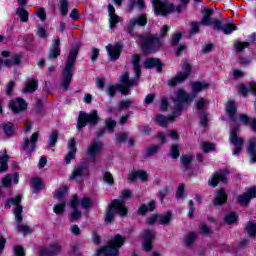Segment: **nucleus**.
Wrapping results in <instances>:
<instances>
[{"label": "nucleus", "mask_w": 256, "mask_h": 256, "mask_svg": "<svg viewBox=\"0 0 256 256\" xmlns=\"http://www.w3.org/2000/svg\"><path fill=\"white\" fill-rule=\"evenodd\" d=\"M117 213L120 217H126L127 215V207L125 206V203L121 200H113L111 204L107 207L105 222L111 223V221H113V217H115Z\"/></svg>", "instance_id": "obj_7"}, {"label": "nucleus", "mask_w": 256, "mask_h": 256, "mask_svg": "<svg viewBox=\"0 0 256 256\" xmlns=\"http://www.w3.org/2000/svg\"><path fill=\"white\" fill-rule=\"evenodd\" d=\"M147 25V16L140 15L136 18L130 19V21L127 23V32L133 33L135 27H143Z\"/></svg>", "instance_id": "obj_15"}, {"label": "nucleus", "mask_w": 256, "mask_h": 256, "mask_svg": "<svg viewBox=\"0 0 256 256\" xmlns=\"http://www.w3.org/2000/svg\"><path fill=\"white\" fill-rule=\"evenodd\" d=\"M183 169H189V165L193 162V156L192 155H184L180 159Z\"/></svg>", "instance_id": "obj_42"}, {"label": "nucleus", "mask_w": 256, "mask_h": 256, "mask_svg": "<svg viewBox=\"0 0 256 256\" xmlns=\"http://www.w3.org/2000/svg\"><path fill=\"white\" fill-rule=\"evenodd\" d=\"M108 13L110 17V29H113V27H115V24L121 21V18L117 14H115V7H113L111 4L108 5Z\"/></svg>", "instance_id": "obj_32"}, {"label": "nucleus", "mask_w": 256, "mask_h": 256, "mask_svg": "<svg viewBox=\"0 0 256 256\" xmlns=\"http://www.w3.org/2000/svg\"><path fill=\"white\" fill-rule=\"evenodd\" d=\"M9 108L13 113H23L27 110V102L23 98H16L9 102Z\"/></svg>", "instance_id": "obj_14"}, {"label": "nucleus", "mask_w": 256, "mask_h": 256, "mask_svg": "<svg viewBox=\"0 0 256 256\" xmlns=\"http://www.w3.org/2000/svg\"><path fill=\"white\" fill-rule=\"evenodd\" d=\"M225 203H227V194L225 190L220 189L214 196V205H225Z\"/></svg>", "instance_id": "obj_33"}, {"label": "nucleus", "mask_w": 256, "mask_h": 256, "mask_svg": "<svg viewBox=\"0 0 256 256\" xmlns=\"http://www.w3.org/2000/svg\"><path fill=\"white\" fill-rule=\"evenodd\" d=\"M59 139V133L57 131H52L49 136V147H55L57 145V140Z\"/></svg>", "instance_id": "obj_45"}, {"label": "nucleus", "mask_w": 256, "mask_h": 256, "mask_svg": "<svg viewBox=\"0 0 256 256\" xmlns=\"http://www.w3.org/2000/svg\"><path fill=\"white\" fill-rule=\"evenodd\" d=\"M155 209V201H150V203L147 205L143 204L138 208V214L139 215H145L147 211H153Z\"/></svg>", "instance_id": "obj_37"}, {"label": "nucleus", "mask_w": 256, "mask_h": 256, "mask_svg": "<svg viewBox=\"0 0 256 256\" xmlns=\"http://www.w3.org/2000/svg\"><path fill=\"white\" fill-rule=\"evenodd\" d=\"M201 149L204 153H209V151H213V149H215V144H211L209 142H203L201 144Z\"/></svg>", "instance_id": "obj_52"}, {"label": "nucleus", "mask_w": 256, "mask_h": 256, "mask_svg": "<svg viewBox=\"0 0 256 256\" xmlns=\"http://www.w3.org/2000/svg\"><path fill=\"white\" fill-rule=\"evenodd\" d=\"M64 195H67V186H62L54 192L55 199H63Z\"/></svg>", "instance_id": "obj_47"}, {"label": "nucleus", "mask_w": 256, "mask_h": 256, "mask_svg": "<svg viewBox=\"0 0 256 256\" xmlns=\"http://www.w3.org/2000/svg\"><path fill=\"white\" fill-rule=\"evenodd\" d=\"M171 193H173V187L165 186L164 188H162L159 192L160 201H163V199H165V197H167V195H171Z\"/></svg>", "instance_id": "obj_39"}, {"label": "nucleus", "mask_w": 256, "mask_h": 256, "mask_svg": "<svg viewBox=\"0 0 256 256\" xmlns=\"http://www.w3.org/2000/svg\"><path fill=\"white\" fill-rule=\"evenodd\" d=\"M250 42H236L234 43V47L238 53H241L243 49H246V47L250 46Z\"/></svg>", "instance_id": "obj_51"}, {"label": "nucleus", "mask_w": 256, "mask_h": 256, "mask_svg": "<svg viewBox=\"0 0 256 256\" xmlns=\"http://www.w3.org/2000/svg\"><path fill=\"white\" fill-rule=\"evenodd\" d=\"M75 144H76L75 138H71L68 141V145H67L68 153L65 156L66 165H69V163H71V161L75 159V155L77 153V147H75Z\"/></svg>", "instance_id": "obj_19"}, {"label": "nucleus", "mask_w": 256, "mask_h": 256, "mask_svg": "<svg viewBox=\"0 0 256 256\" xmlns=\"http://www.w3.org/2000/svg\"><path fill=\"white\" fill-rule=\"evenodd\" d=\"M39 139V132H35L31 135L30 139L25 138L22 144V149L27 153H33L37 147V141Z\"/></svg>", "instance_id": "obj_12"}, {"label": "nucleus", "mask_w": 256, "mask_h": 256, "mask_svg": "<svg viewBox=\"0 0 256 256\" xmlns=\"http://www.w3.org/2000/svg\"><path fill=\"white\" fill-rule=\"evenodd\" d=\"M175 109L176 111L174 112V114L168 116V118L163 115H158L156 117V123L160 125V127H167V125H169V121H175V117H179V112L181 110L177 109V104H175Z\"/></svg>", "instance_id": "obj_20"}, {"label": "nucleus", "mask_w": 256, "mask_h": 256, "mask_svg": "<svg viewBox=\"0 0 256 256\" xmlns=\"http://www.w3.org/2000/svg\"><path fill=\"white\" fill-rule=\"evenodd\" d=\"M154 6L156 15H169L175 11V6L167 2H161V0H151Z\"/></svg>", "instance_id": "obj_11"}, {"label": "nucleus", "mask_w": 256, "mask_h": 256, "mask_svg": "<svg viewBox=\"0 0 256 256\" xmlns=\"http://www.w3.org/2000/svg\"><path fill=\"white\" fill-rule=\"evenodd\" d=\"M106 127L109 129L110 133H113V127L117 126V122L112 119H106L105 120Z\"/></svg>", "instance_id": "obj_57"}, {"label": "nucleus", "mask_w": 256, "mask_h": 256, "mask_svg": "<svg viewBox=\"0 0 256 256\" xmlns=\"http://www.w3.org/2000/svg\"><path fill=\"white\" fill-rule=\"evenodd\" d=\"M191 64L187 61L182 62V72H178L174 78L168 80V85L170 87H176L179 83H183L191 75Z\"/></svg>", "instance_id": "obj_8"}, {"label": "nucleus", "mask_w": 256, "mask_h": 256, "mask_svg": "<svg viewBox=\"0 0 256 256\" xmlns=\"http://www.w3.org/2000/svg\"><path fill=\"white\" fill-rule=\"evenodd\" d=\"M103 149V143L98 141H93L90 146L88 147V157L90 161H95V157L101 153V150Z\"/></svg>", "instance_id": "obj_16"}, {"label": "nucleus", "mask_w": 256, "mask_h": 256, "mask_svg": "<svg viewBox=\"0 0 256 256\" xmlns=\"http://www.w3.org/2000/svg\"><path fill=\"white\" fill-rule=\"evenodd\" d=\"M224 219H225V223H227L228 225H233V223H235L237 219H239V216H237L235 212H230L226 214Z\"/></svg>", "instance_id": "obj_43"}, {"label": "nucleus", "mask_w": 256, "mask_h": 256, "mask_svg": "<svg viewBox=\"0 0 256 256\" xmlns=\"http://www.w3.org/2000/svg\"><path fill=\"white\" fill-rule=\"evenodd\" d=\"M170 221H171V212H167L162 216H158V223H161V225H168Z\"/></svg>", "instance_id": "obj_48"}, {"label": "nucleus", "mask_w": 256, "mask_h": 256, "mask_svg": "<svg viewBox=\"0 0 256 256\" xmlns=\"http://www.w3.org/2000/svg\"><path fill=\"white\" fill-rule=\"evenodd\" d=\"M3 129H4L5 135H7L8 137H11V135H13L15 133V130L17 128L15 127V125L8 122V123L4 124Z\"/></svg>", "instance_id": "obj_40"}, {"label": "nucleus", "mask_w": 256, "mask_h": 256, "mask_svg": "<svg viewBox=\"0 0 256 256\" xmlns=\"http://www.w3.org/2000/svg\"><path fill=\"white\" fill-rule=\"evenodd\" d=\"M240 119V123H243V125H249L252 121L251 118H249V116H247L246 114H241L239 116Z\"/></svg>", "instance_id": "obj_60"}, {"label": "nucleus", "mask_w": 256, "mask_h": 256, "mask_svg": "<svg viewBox=\"0 0 256 256\" xmlns=\"http://www.w3.org/2000/svg\"><path fill=\"white\" fill-rule=\"evenodd\" d=\"M219 181L222 183H227V171L216 172L208 180V185H210V187H217V185H219Z\"/></svg>", "instance_id": "obj_17"}, {"label": "nucleus", "mask_w": 256, "mask_h": 256, "mask_svg": "<svg viewBox=\"0 0 256 256\" xmlns=\"http://www.w3.org/2000/svg\"><path fill=\"white\" fill-rule=\"evenodd\" d=\"M237 131H239V126H235L230 129L229 141L232 145H234V147H236L233 151V155H239V153H241L243 150L244 140L237 135Z\"/></svg>", "instance_id": "obj_10"}, {"label": "nucleus", "mask_w": 256, "mask_h": 256, "mask_svg": "<svg viewBox=\"0 0 256 256\" xmlns=\"http://www.w3.org/2000/svg\"><path fill=\"white\" fill-rule=\"evenodd\" d=\"M8 161L9 156H7V154H4L0 157V173H4V171H7V169H9V166L7 165Z\"/></svg>", "instance_id": "obj_38"}, {"label": "nucleus", "mask_w": 256, "mask_h": 256, "mask_svg": "<svg viewBox=\"0 0 256 256\" xmlns=\"http://www.w3.org/2000/svg\"><path fill=\"white\" fill-rule=\"evenodd\" d=\"M140 61H141V56L137 55V54H134L132 56V60H131V63H132V67L134 69V73L136 75V79L137 81H139V77H141V64H140Z\"/></svg>", "instance_id": "obj_29"}, {"label": "nucleus", "mask_w": 256, "mask_h": 256, "mask_svg": "<svg viewBox=\"0 0 256 256\" xmlns=\"http://www.w3.org/2000/svg\"><path fill=\"white\" fill-rule=\"evenodd\" d=\"M61 253V246L59 244L51 245L49 248H41L40 255L42 256H56Z\"/></svg>", "instance_id": "obj_26"}, {"label": "nucleus", "mask_w": 256, "mask_h": 256, "mask_svg": "<svg viewBox=\"0 0 256 256\" xmlns=\"http://www.w3.org/2000/svg\"><path fill=\"white\" fill-rule=\"evenodd\" d=\"M87 173L88 170L85 164L78 165L74 168L72 174L70 175V179L76 183H83V178L87 175Z\"/></svg>", "instance_id": "obj_13"}, {"label": "nucleus", "mask_w": 256, "mask_h": 256, "mask_svg": "<svg viewBox=\"0 0 256 256\" xmlns=\"http://www.w3.org/2000/svg\"><path fill=\"white\" fill-rule=\"evenodd\" d=\"M11 181H13V177H11V175H6V176L2 179V185H3V187H9V185H11Z\"/></svg>", "instance_id": "obj_63"}, {"label": "nucleus", "mask_w": 256, "mask_h": 256, "mask_svg": "<svg viewBox=\"0 0 256 256\" xmlns=\"http://www.w3.org/2000/svg\"><path fill=\"white\" fill-rule=\"evenodd\" d=\"M137 43L141 45L144 53H155L161 47L159 37L153 34L139 36Z\"/></svg>", "instance_id": "obj_6"}, {"label": "nucleus", "mask_w": 256, "mask_h": 256, "mask_svg": "<svg viewBox=\"0 0 256 256\" xmlns=\"http://www.w3.org/2000/svg\"><path fill=\"white\" fill-rule=\"evenodd\" d=\"M158 151H159V146L158 145L148 146L147 149H146V156L151 157V156L157 154Z\"/></svg>", "instance_id": "obj_50"}, {"label": "nucleus", "mask_w": 256, "mask_h": 256, "mask_svg": "<svg viewBox=\"0 0 256 256\" xmlns=\"http://www.w3.org/2000/svg\"><path fill=\"white\" fill-rule=\"evenodd\" d=\"M70 207H72L73 212L70 214V221L73 223V221H77L78 219H81V211L78 210L79 207V198L77 196H73L72 200L70 202Z\"/></svg>", "instance_id": "obj_21"}, {"label": "nucleus", "mask_w": 256, "mask_h": 256, "mask_svg": "<svg viewBox=\"0 0 256 256\" xmlns=\"http://www.w3.org/2000/svg\"><path fill=\"white\" fill-rule=\"evenodd\" d=\"M142 237L144 239V251H151V244L155 240V232L153 230H146L142 233Z\"/></svg>", "instance_id": "obj_23"}, {"label": "nucleus", "mask_w": 256, "mask_h": 256, "mask_svg": "<svg viewBox=\"0 0 256 256\" xmlns=\"http://www.w3.org/2000/svg\"><path fill=\"white\" fill-rule=\"evenodd\" d=\"M225 111L231 121H235V119H237V105L235 104V101L228 100Z\"/></svg>", "instance_id": "obj_27"}, {"label": "nucleus", "mask_w": 256, "mask_h": 256, "mask_svg": "<svg viewBox=\"0 0 256 256\" xmlns=\"http://www.w3.org/2000/svg\"><path fill=\"white\" fill-rule=\"evenodd\" d=\"M139 179L142 183H145L149 179V174L145 170H135L132 171L128 177V183H134Z\"/></svg>", "instance_id": "obj_18"}, {"label": "nucleus", "mask_w": 256, "mask_h": 256, "mask_svg": "<svg viewBox=\"0 0 256 256\" xmlns=\"http://www.w3.org/2000/svg\"><path fill=\"white\" fill-rule=\"evenodd\" d=\"M163 64H161V60L158 58H147L144 62L145 69H156V71H161Z\"/></svg>", "instance_id": "obj_28"}, {"label": "nucleus", "mask_w": 256, "mask_h": 256, "mask_svg": "<svg viewBox=\"0 0 256 256\" xmlns=\"http://www.w3.org/2000/svg\"><path fill=\"white\" fill-rule=\"evenodd\" d=\"M192 95L186 94L184 90H178L172 97V101L176 105L178 111H183V105L185 103H192V101L197 97V93L205 91L208 89L209 83L207 82H191Z\"/></svg>", "instance_id": "obj_1"}, {"label": "nucleus", "mask_w": 256, "mask_h": 256, "mask_svg": "<svg viewBox=\"0 0 256 256\" xmlns=\"http://www.w3.org/2000/svg\"><path fill=\"white\" fill-rule=\"evenodd\" d=\"M211 17H213V10L207 8L204 13L200 25H204L209 27V25H213V21H211Z\"/></svg>", "instance_id": "obj_34"}, {"label": "nucleus", "mask_w": 256, "mask_h": 256, "mask_svg": "<svg viewBox=\"0 0 256 256\" xmlns=\"http://www.w3.org/2000/svg\"><path fill=\"white\" fill-rule=\"evenodd\" d=\"M21 199H22L21 195H18L15 198L9 199L5 205V208L10 209L11 205H14V215L18 223L17 231L18 233H23V235H29L33 230L31 229V227L21 223V221H23V214H22L23 206L19 204L21 203Z\"/></svg>", "instance_id": "obj_2"}, {"label": "nucleus", "mask_w": 256, "mask_h": 256, "mask_svg": "<svg viewBox=\"0 0 256 256\" xmlns=\"http://www.w3.org/2000/svg\"><path fill=\"white\" fill-rule=\"evenodd\" d=\"M65 202H61L59 204H56L53 207V211L54 213H56L57 215H63V213L65 212Z\"/></svg>", "instance_id": "obj_49"}, {"label": "nucleus", "mask_w": 256, "mask_h": 256, "mask_svg": "<svg viewBox=\"0 0 256 256\" xmlns=\"http://www.w3.org/2000/svg\"><path fill=\"white\" fill-rule=\"evenodd\" d=\"M31 186L35 189L34 193H37L43 189V182L39 178H33L31 180Z\"/></svg>", "instance_id": "obj_41"}, {"label": "nucleus", "mask_w": 256, "mask_h": 256, "mask_svg": "<svg viewBox=\"0 0 256 256\" xmlns=\"http://www.w3.org/2000/svg\"><path fill=\"white\" fill-rule=\"evenodd\" d=\"M16 15H18V17H20L21 23H27V21H29V13L23 7H19L17 9Z\"/></svg>", "instance_id": "obj_36"}, {"label": "nucleus", "mask_w": 256, "mask_h": 256, "mask_svg": "<svg viewBox=\"0 0 256 256\" xmlns=\"http://www.w3.org/2000/svg\"><path fill=\"white\" fill-rule=\"evenodd\" d=\"M129 107H133V101L131 99L122 100L119 103V109H129Z\"/></svg>", "instance_id": "obj_53"}, {"label": "nucleus", "mask_w": 256, "mask_h": 256, "mask_svg": "<svg viewBox=\"0 0 256 256\" xmlns=\"http://www.w3.org/2000/svg\"><path fill=\"white\" fill-rule=\"evenodd\" d=\"M247 153L250 157L251 163H256V139L255 138H251L249 140Z\"/></svg>", "instance_id": "obj_31"}, {"label": "nucleus", "mask_w": 256, "mask_h": 256, "mask_svg": "<svg viewBox=\"0 0 256 256\" xmlns=\"http://www.w3.org/2000/svg\"><path fill=\"white\" fill-rule=\"evenodd\" d=\"M80 205L82 209H91V199L87 197L82 198L80 201Z\"/></svg>", "instance_id": "obj_55"}, {"label": "nucleus", "mask_w": 256, "mask_h": 256, "mask_svg": "<svg viewBox=\"0 0 256 256\" xmlns=\"http://www.w3.org/2000/svg\"><path fill=\"white\" fill-rule=\"evenodd\" d=\"M120 83L121 84H110L106 87L105 91L107 95H110L111 97H115L116 91H120L122 95H129L131 93L130 87H135L137 85L138 80L137 79H130L129 73H124L120 77Z\"/></svg>", "instance_id": "obj_4"}, {"label": "nucleus", "mask_w": 256, "mask_h": 256, "mask_svg": "<svg viewBox=\"0 0 256 256\" xmlns=\"http://www.w3.org/2000/svg\"><path fill=\"white\" fill-rule=\"evenodd\" d=\"M36 15L42 22L45 21V19H47V14H45V9L43 8H38L36 11Z\"/></svg>", "instance_id": "obj_59"}, {"label": "nucleus", "mask_w": 256, "mask_h": 256, "mask_svg": "<svg viewBox=\"0 0 256 256\" xmlns=\"http://www.w3.org/2000/svg\"><path fill=\"white\" fill-rule=\"evenodd\" d=\"M222 31L225 35H231L233 31H237V25L223 22Z\"/></svg>", "instance_id": "obj_35"}, {"label": "nucleus", "mask_w": 256, "mask_h": 256, "mask_svg": "<svg viewBox=\"0 0 256 256\" xmlns=\"http://www.w3.org/2000/svg\"><path fill=\"white\" fill-rule=\"evenodd\" d=\"M125 239L121 235H116L109 241L106 247L100 248L96 252V256H119V249L123 247Z\"/></svg>", "instance_id": "obj_5"}, {"label": "nucleus", "mask_w": 256, "mask_h": 256, "mask_svg": "<svg viewBox=\"0 0 256 256\" xmlns=\"http://www.w3.org/2000/svg\"><path fill=\"white\" fill-rule=\"evenodd\" d=\"M97 57H99V49L98 48H91V61H97Z\"/></svg>", "instance_id": "obj_64"}, {"label": "nucleus", "mask_w": 256, "mask_h": 256, "mask_svg": "<svg viewBox=\"0 0 256 256\" xmlns=\"http://www.w3.org/2000/svg\"><path fill=\"white\" fill-rule=\"evenodd\" d=\"M103 179L105 183H108L109 185H113L114 183L113 176L109 172L104 173Z\"/></svg>", "instance_id": "obj_62"}, {"label": "nucleus", "mask_w": 256, "mask_h": 256, "mask_svg": "<svg viewBox=\"0 0 256 256\" xmlns=\"http://www.w3.org/2000/svg\"><path fill=\"white\" fill-rule=\"evenodd\" d=\"M170 155L172 159H177L179 157V146H177V144L172 145Z\"/></svg>", "instance_id": "obj_56"}, {"label": "nucleus", "mask_w": 256, "mask_h": 256, "mask_svg": "<svg viewBox=\"0 0 256 256\" xmlns=\"http://www.w3.org/2000/svg\"><path fill=\"white\" fill-rule=\"evenodd\" d=\"M13 89H15V82L10 81L6 86V93L11 97L13 95Z\"/></svg>", "instance_id": "obj_61"}, {"label": "nucleus", "mask_w": 256, "mask_h": 256, "mask_svg": "<svg viewBox=\"0 0 256 256\" xmlns=\"http://www.w3.org/2000/svg\"><path fill=\"white\" fill-rule=\"evenodd\" d=\"M39 87V82L36 79H29L26 85L22 88V93H35Z\"/></svg>", "instance_id": "obj_30"}, {"label": "nucleus", "mask_w": 256, "mask_h": 256, "mask_svg": "<svg viewBox=\"0 0 256 256\" xmlns=\"http://www.w3.org/2000/svg\"><path fill=\"white\" fill-rule=\"evenodd\" d=\"M13 251L15 256H25V250L23 249V246H15Z\"/></svg>", "instance_id": "obj_58"}, {"label": "nucleus", "mask_w": 256, "mask_h": 256, "mask_svg": "<svg viewBox=\"0 0 256 256\" xmlns=\"http://www.w3.org/2000/svg\"><path fill=\"white\" fill-rule=\"evenodd\" d=\"M255 197L256 188L251 187L246 191V193L238 196V203H240V205H247V203H249V201H251L252 199H255Z\"/></svg>", "instance_id": "obj_22"}, {"label": "nucleus", "mask_w": 256, "mask_h": 256, "mask_svg": "<svg viewBox=\"0 0 256 256\" xmlns=\"http://www.w3.org/2000/svg\"><path fill=\"white\" fill-rule=\"evenodd\" d=\"M246 231L250 237H255L256 234V223L247 222L246 224Z\"/></svg>", "instance_id": "obj_46"}, {"label": "nucleus", "mask_w": 256, "mask_h": 256, "mask_svg": "<svg viewBox=\"0 0 256 256\" xmlns=\"http://www.w3.org/2000/svg\"><path fill=\"white\" fill-rule=\"evenodd\" d=\"M106 51L110 57V61H117V59H119V57L121 55V45L109 44L108 46H106Z\"/></svg>", "instance_id": "obj_25"}, {"label": "nucleus", "mask_w": 256, "mask_h": 256, "mask_svg": "<svg viewBox=\"0 0 256 256\" xmlns=\"http://www.w3.org/2000/svg\"><path fill=\"white\" fill-rule=\"evenodd\" d=\"M197 235H195V233L190 232L186 237H185V243L188 246L193 245V243H195V239H196Z\"/></svg>", "instance_id": "obj_54"}, {"label": "nucleus", "mask_w": 256, "mask_h": 256, "mask_svg": "<svg viewBox=\"0 0 256 256\" xmlns=\"http://www.w3.org/2000/svg\"><path fill=\"white\" fill-rule=\"evenodd\" d=\"M60 45L61 39L56 38L48 52V59H50V61H53V59H57V57L61 55V47H59Z\"/></svg>", "instance_id": "obj_24"}, {"label": "nucleus", "mask_w": 256, "mask_h": 256, "mask_svg": "<svg viewBox=\"0 0 256 256\" xmlns=\"http://www.w3.org/2000/svg\"><path fill=\"white\" fill-rule=\"evenodd\" d=\"M87 123L90 125H97V123H99V114L96 110L92 111L90 114L80 112L77 129H82V127H85Z\"/></svg>", "instance_id": "obj_9"}, {"label": "nucleus", "mask_w": 256, "mask_h": 256, "mask_svg": "<svg viewBox=\"0 0 256 256\" xmlns=\"http://www.w3.org/2000/svg\"><path fill=\"white\" fill-rule=\"evenodd\" d=\"M79 54V48H73L68 55L66 66L62 72L61 87L64 91L69 89L71 85V79H73V71H75V61H77V55Z\"/></svg>", "instance_id": "obj_3"}, {"label": "nucleus", "mask_w": 256, "mask_h": 256, "mask_svg": "<svg viewBox=\"0 0 256 256\" xmlns=\"http://www.w3.org/2000/svg\"><path fill=\"white\" fill-rule=\"evenodd\" d=\"M69 13V2L67 0H60V15L65 17Z\"/></svg>", "instance_id": "obj_44"}]
</instances>
